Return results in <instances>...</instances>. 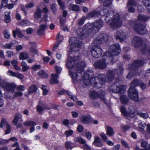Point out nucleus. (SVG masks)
Instances as JSON below:
<instances>
[{
    "label": "nucleus",
    "instance_id": "f257e3e1",
    "mask_svg": "<svg viewBox=\"0 0 150 150\" xmlns=\"http://www.w3.org/2000/svg\"><path fill=\"white\" fill-rule=\"evenodd\" d=\"M82 57L79 55L73 58L69 56L67 63V67L70 69V75L73 80L75 82L83 80L84 85H91L92 86L100 88L105 83L106 79H104V75L100 74L97 77L98 82L96 81V78L91 77L89 78V72L86 73L83 69L86 67L85 62L81 60Z\"/></svg>",
    "mask_w": 150,
    "mask_h": 150
},
{
    "label": "nucleus",
    "instance_id": "7ed1b4c3",
    "mask_svg": "<svg viewBox=\"0 0 150 150\" xmlns=\"http://www.w3.org/2000/svg\"><path fill=\"white\" fill-rule=\"evenodd\" d=\"M105 20L106 22L110 25V27L113 30L120 28L122 25V21L120 19L118 14L116 13L113 16L111 21L110 18H108V15L105 16Z\"/></svg>",
    "mask_w": 150,
    "mask_h": 150
},
{
    "label": "nucleus",
    "instance_id": "2eb2a0df",
    "mask_svg": "<svg viewBox=\"0 0 150 150\" xmlns=\"http://www.w3.org/2000/svg\"><path fill=\"white\" fill-rule=\"evenodd\" d=\"M7 74L10 76L15 77L21 79H23L24 77V75L18 72H13L11 71H8Z\"/></svg>",
    "mask_w": 150,
    "mask_h": 150
},
{
    "label": "nucleus",
    "instance_id": "6e6d98bb",
    "mask_svg": "<svg viewBox=\"0 0 150 150\" xmlns=\"http://www.w3.org/2000/svg\"><path fill=\"white\" fill-rule=\"evenodd\" d=\"M129 128V126L128 125H124L122 126L121 129L123 132H125Z\"/></svg>",
    "mask_w": 150,
    "mask_h": 150
},
{
    "label": "nucleus",
    "instance_id": "052dcab7",
    "mask_svg": "<svg viewBox=\"0 0 150 150\" xmlns=\"http://www.w3.org/2000/svg\"><path fill=\"white\" fill-rule=\"evenodd\" d=\"M8 142V139L5 140L4 139H0V146L2 145L6 144Z\"/></svg>",
    "mask_w": 150,
    "mask_h": 150
},
{
    "label": "nucleus",
    "instance_id": "9d476101",
    "mask_svg": "<svg viewBox=\"0 0 150 150\" xmlns=\"http://www.w3.org/2000/svg\"><path fill=\"white\" fill-rule=\"evenodd\" d=\"M116 82L113 84L110 87V90L115 93H119L123 90L125 86L120 84L118 82L119 79H116Z\"/></svg>",
    "mask_w": 150,
    "mask_h": 150
},
{
    "label": "nucleus",
    "instance_id": "ea45409f",
    "mask_svg": "<svg viewBox=\"0 0 150 150\" xmlns=\"http://www.w3.org/2000/svg\"><path fill=\"white\" fill-rule=\"evenodd\" d=\"M74 142H79L80 143L84 144L86 143L85 141L82 138L79 137L74 138Z\"/></svg>",
    "mask_w": 150,
    "mask_h": 150
},
{
    "label": "nucleus",
    "instance_id": "9b49d317",
    "mask_svg": "<svg viewBox=\"0 0 150 150\" xmlns=\"http://www.w3.org/2000/svg\"><path fill=\"white\" fill-rule=\"evenodd\" d=\"M134 29L137 33L140 35L145 34L147 33L145 27L142 24H136L134 26Z\"/></svg>",
    "mask_w": 150,
    "mask_h": 150
},
{
    "label": "nucleus",
    "instance_id": "e433bc0d",
    "mask_svg": "<svg viewBox=\"0 0 150 150\" xmlns=\"http://www.w3.org/2000/svg\"><path fill=\"white\" fill-rule=\"evenodd\" d=\"M41 16V11L40 9L38 8L34 14V17L36 18H39Z\"/></svg>",
    "mask_w": 150,
    "mask_h": 150
},
{
    "label": "nucleus",
    "instance_id": "dca6fc26",
    "mask_svg": "<svg viewBox=\"0 0 150 150\" xmlns=\"http://www.w3.org/2000/svg\"><path fill=\"white\" fill-rule=\"evenodd\" d=\"M144 63V62L140 60H136L133 62L131 64V67L134 70H135L137 68L142 66Z\"/></svg>",
    "mask_w": 150,
    "mask_h": 150
},
{
    "label": "nucleus",
    "instance_id": "cd10ccee",
    "mask_svg": "<svg viewBox=\"0 0 150 150\" xmlns=\"http://www.w3.org/2000/svg\"><path fill=\"white\" fill-rule=\"evenodd\" d=\"M142 2L147 10V11L150 13V0H143Z\"/></svg>",
    "mask_w": 150,
    "mask_h": 150
},
{
    "label": "nucleus",
    "instance_id": "338daca9",
    "mask_svg": "<svg viewBox=\"0 0 150 150\" xmlns=\"http://www.w3.org/2000/svg\"><path fill=\"white\" fill-rule=\"evenodd\" d=\"M40 67L41 66L40 65H35L34 66L32 67V69L34 71H36L39 69Z\"/></svg>",
    "mask_w": 150,
    "mask_h": 150
},
{
    "label": "nucleus",
    "instance_id": "a19ab883",
    "mask_svg": "<svg viewBox=\"0 0 150 150\" xmlns=\"http://www.w3.org/2000/svg\"><path fill=\"white\" fill-rule=\"evenodd\" d=\"M28 57V55L27 54L22 52L20 53L19 58L20 60H23L27 59Z\"/></svg>",
    "mask_w": 150,
    "mask_h": 150
},
{
    "label": "nucleus",
    "instance_id": "423d86ee",
    "mask_svg": "<svg viewBox=\"0 0 150 150\" xmlns=\"http://www.w3.org/2000/svg\"><path fill=\"white\" fill-rule=\"evenodd\" d=\"M111 58V57H108L104 54L102 57V59L96 61L93 64V66L97 69H105L107 67V64H109L110 62L112 63L115 62Z\"/></svg>",
    "mask_w": 150,
    "mask_h": 150
},
{
    "label": "nucleus",
    "instance_id": "c03bdc74",
    "mask_svg": "<svg viewBox=\"0 0 150 150\" xmlns=\"http://www.w3.org/2000/svg\"><path fill=\"white\" fill-rule=\"evenodd\" d=\"M118 75H121L123 74V72L124 68L122 66H120L118 69L114 70Z\"/></svg>",
    "mask_w": 150,
    "mask_h": 150
},
{
    "label": "nucleus",
    "instance_id": "4c0bfd02",
    "mask_svg": "<svg viewBox=\"0 0 150 150\" xmlns=\"http://www.w3.org/2000/svg\"><path fill=\"white\" fill-rule=\"evenodd\" d=\"M23 124L25 126H32L36 125L37 124L36 123L33 121L30 120L27 121H25L24 123Z\"/></svg>",
    "mask_w": 150,
    "mask_h": 150
},
{
    "label": "nucleus",
    "instance_id": "3c124183",
    "mask_svg": "<svg viewBox=\"0 0 150 150\" xmlns=\"http://www.w3.org/2000/svg\"><path fill=\"white\" fill-rule=\"evenodd\" d=\"M128 114L127 117L130 116L134 117L135 115V112L131 109H129L128 111L127 112Z\"/></svg>",
    "mask_w": 150,
    "mask_h": 150
},
{
    "label": "nucleus",
    "instance_id": "f8f14e48",
    "mask_svg": "<svg viewBox=\"0 0 150 150\" xmlns=\"http://www.w3.org/2000/svg\"><path fill=\"white\" fill-rule=\"evenodd\" d=\"M130 87L128 91V96L132 100L137 101L139 100L138 92L135 89Z\"/></svg>",
    "mask_w": 150,
    "mask_h": 150
},
{
    "label": "nucleus",
    "instance_id": "a878e982",
    "mask_svg": "<svg viewBox=\"0 0 150 150\" xmlns=\"http://www.w3.org/2000/svg\"><path fill=\"white\" fill-rule=\"evenodd\" d=\"M106 134L109 136H112L115 134V132L113 129L111 127L108 126L106 127Z\"/></svg>",
    "mask_w": 150,
    "mask_h": 150
},
{
    "label": "nucleus",
    "instance_id": "72a5a7b5",
    "mask_svg": "<svg viewBox=\"0 0 150 150\" xmlns=\"http://www.w3.org/2000/svg\"><path fill=\"white\" fill-rule=\"evenodd\" d=\"M38 74L42 78H47L48 76L47 74L43 70L40 71L38 73Z\"/></svg>",
    "mask_w": 150,
    "mask_h": 150
},
{
    "label": "nucleus",
    "instance_id": "f3484780",
    "mask_svg": "<svg viewBox=\"0 0 150 150\" xmlns=\"http://www.w3.org/2000/svg\"><path fill=\"white\" fill-rule=\"evenodd\" d=\"M80 120L81 122L84 124H90L91 123V118L89 116H82Z\"/></svg>",
    "mask_w": 150,
    "mask_h": 150
},
{
    "label": "nucleus",
    "instance_id": "8fccbe9b",
    "mask_svg": "<svg viewBox=\"0 0 150 150\" xmlns=\"http://www.w3.org/2000/svg\"><path fill=\"white\" fill-rule=\"evenodd\" d=\"M10 21V17L8 13L7 14H5V21L6 23H8Z\"/></svg>",
    "mask_w": 150,
    "mask_h": 150
},
{
    "label": "nucleus",
    "instance_id": "49530a36",
    "mask_svg": "<svg viewBox=\"0 0 150 150\" xmlns=\"http://www.w3.org/2000/svg\"><path fill=\"white\" fill-rule=\"evenodd\" d=\"M137 3L135 0H128V2L127 4V6H137Z\"/></svg>",
    "mask_w": 150,
    "mask_h": 150
},
{
    "label": "nucleus",
    "instance_id": "1a4fd4ad",
    "mask_svg": "<svg viewBox=\"0 0 150 150\" xmlns=\"http://www.w3.org/2000/svg\"><path fill=\"white\" fill-rule=\"evenodd\" d=\"M129 35L128 32L121 30L117 31L115 34L116 40H120V42L124 41L129 37Z\"/></svg>",
    "mask_w": 150,
    "mask_h": 150
},
{
    "label": "nucleus",
    "instance_id": "39448f33",
    "mask_svg": "<svg viewBox=\"0 0 150 150\" xmlns=\"http://www.w3.org/2000/svg\"><path fill=\"white\" fill-rule=\"evenodd\" d=\"M132 43L136 48H139L143 54L147 53L150 56V49L147 47L146 44L142 41V39L137 36L134 37L132 40Z\"/></svg>",
    "mask_w": 150,
    "mask_h": 150
},
{
    "label": "nucleus",
    "instance_id": "7c9ffc66",
    "mask_svg": "<svg viewBox=\"0 0 150 150\" xmlns=\"http://www.w3.org/2000/svg\"><path fill=\"white\" fill-rule=\"evenodd\" d=\"M99 1L103 2V6L105 7H109L112 3V0H99Z\"/></svg>",
    "mask_w": 150,
    "mask_h": 150
},
{
    "label": "nucleus",
    "instance_id": "09e8293b",
    "mask_svg": "<svg viewBox=\"0 0 150 150\" xmlns=\"http://www.w3.org/2000/svg\"><path fill=\"white\" fill-rule=\"evenodd\" d=\"M133 6H127V7L128 9V11L129 12L131 13H134L135 11V9Z\"/></svg>",
    "mask_w": 150,
    "mask_h": 150
},
{
    "label": "nucleus",
    "instance_id": "ddd939ff",
    "mask_svg": "<svg viewBox=\"0 0 150 150\" xmlns=\"http://www.w3.org/2000/svg\"><path fill=\"white\" fill-rule=\"evenodd\" d=\"M105 95V92L104 91H103L100 95H99L96 92L93 91L91 92L90 96L92 99H94L97 98H100V99L106 104L107 103V102L104 96Z\"/></svg>",
    "mask_w": 150,
    "mask_h": 150
},
{
    "label": "nucleus",
    "instance_id": "5fc2aeb1",
    "mask_svg": "<svg viewBox=\"0 0 150 150\" xmlns=\"http://www.w3.org/2000/svg\"><path fill=\"white\" fill-rule=\"evenodd\" d=\"M100 135L104 141L106 142L107 141L108 139V137L104 133H101Z\"/></svg>",
    "mask_w": 150,
    "mask_h": 150
},
{
    "label": "nucleus",
    "instance_id": "4468645a",
    "mask_svg": "<svg viewBox=\"0 0 150 150\" xmlns=\"http://www.w3.org/2000/svg\"><path fill=\"white\" fill-rule=\"evenodd\" d=\"M102 50L100 46H94L92 48L91 54L94 57L98 58L102 55Z\"/></svg>",
    "mask_w": 150,
    "mask_h": 150
},
{
    "label": "nucleus",
    "instance_id": "6e6552de",
    "mask_svg": "<svg viewBox=\"0 0 150 150\" xmlns=\"http://www.w3.org/2000/svg\"><path fill=\"white\" fill-rule=\"evenodd\" d=\"M0 87H1L5 91L11 93L12 94L14 92L16 87V85L13 82L8 83L7 81L3 80L1 83Z\"/></svg>",
    "mask_w": 150,
    "mask_h": 150
},
{
    "label": "nucleus",
    "instance_id": "4d7b16f0",
    "mask_svg": "<svg viewBox=\"0 0 150 150\" xmlns=\"http://www.w3.org/2000/svg\"><path fill=\"white\" fill-rule=\"evenodd\" d=\"M17 91H23L25 89V87L23 85H21L17 86L16 88Z\"/></svg>",
    "mask_w": 150,
    "mask_h": 150
},
{
    "label": "nucleus",
    "instance_id": "de8ad7c7",
    "mask_svg": "<svg viewBox=\"0 0 150 150\" xmlns=\"http://www.w3.org/2000/svg\"><path fill=\"white\" fill-rule=\"evenodd\" d=\"M73 133V131L71 129H69V130L65 131L64 133V134L66 135V137H67L72 135Z\"/></svg>",
    "mask_w": 150,
    "mask_h": 150
},
{
    "label": "nucleus",
    "instance_id": "b1692460",
    "mask_svg": "<svg viewBox=\"0 0 150 150\" xmlns=\"http://www.w3.org/2000/svg\"><path fill=\"white\" fill-rule=\"evenodd\" d=\"M93 46H98L99 45L103 43L101 40H100L99 36L96 37L92 43Z\"/></svg>",
    "mask_w": 150,
    "mask_h": 150
},
{
    "label": "nucleus",
    "instance_id": "4be33fe9",
    "mask_svg": "<svg viewBox=\"0 0 150 150\" xmlns=\"http://www.w3.org/2000/svg\"><path fill=\"white\" fill-rule=\"evenodd\" d=\"M100 13L99 12L93 11L89 13L87 16L88 18H95L98 17L100 15Z\"/></svg>",
    "mask_w": 150,
    "mask_h": 150
},
{
    "label": "nucleus",
    "instance_id": "603ef678",
    "mask_svg": "<svg viewBox=\"0 0 150 150\" xmlns=\"http://www.w3.org/2000/svg\"><path fill=\"white\" fill-rule=\"evenodd\" d=\"M57 1L60 7V9L62 10L64 9L65 8L64 3L62 2L61 0H57Z\"/></svg>",
    "mask_w": 150,
    "mask_h": 150
},
{
    "label": "nucleus",
    "instance_id": "393cba45",
    "mask_svg": "<svg viewBox=\"0 0 150 150\" xmlns=\"http://www.w3.org/2000/svg\"><path fill=\"white\" fill-rule=\"evenodd\" d=\"M99 37L103 43L107 42L109 38L108 36L105 33L101 34Z\"/></svg>",
    "mask_w": 150,
    "mask_h": 150
},
{
    "label": "nucleus",
    "instance_id": "20e7f679",
    "mask_svg": "<svg viewBox=\"0 0 150 150\" xmlns=\"http://www.w3.org/2000/svg\"><path fill=\"white\" fill-rule=\"evenodd\" d=\"M78 29L76 31V33L78 35V36L72 37L70 40V42L71 44V46L70 50L71 52H76L79 51L81 49L82 45V40L80 38V37L82 39H84L86 37H82L79 35L82 32H79V34H78L77 31Z\"/></svg>",
    "mask_w": 150,
    "mask_h": 150
},
{
    "label": "nucleus",
    "instance_id": "5701e85b",
    "mask_svg": "<svg viewBox=\"0 0 150 150\" xmlns=\"http://www.w3.org/2000/svg\"><path fill=\"white\" fill-rule=\"evenodd\" d=\"M51 76L52 77L50 80V83L51 84L58 83V81L57 79L58 78L59 76L57 74H52Z\"/></svg>",
    "mask_w": 150,
    "mask_h": 150
},
{
    "label": "nucleus",
    "instance_id": "6ab92c4d",
    "mask_svg": "<svg viewBox=\"0 0 150 150\" xmlns=\"http://www.w3.org/2000/svg\"><path fill=\"white\" fill-rule=\"evenodd\" d=\"M115 73L113 71H110L107 73L105 77L107 78V81H110L114 78Z\"/></svg>",
    "mask_w": 150,
    "mask_h": 150
},
{
    "label": "nucleus",
    "instance_id": "a211bd4d",
    "mask_svg": "<svg viewBox=\"0 0 150 150\" xmlns=\"http://www.w3.org/2000/svg\"><path fill=\"white\" fill-rule=\"evenodd\" d=\"M16 42L12 41L9 44H6L3 46V48L6 49H13L16 47Z\"/></svg>",
    "mask_w": 150,
    "mask_h": 150
},
{
    "label": "nucleus",
    "instance_id": "473e14b6",
    "mask_svg": "<svg viewBox=\"0 0 150 150\" xmlns=\"http://www.w3.org/2000/svg\"><path fill=\"white\" fill-rule=\"evenodd\" d=\"M149 17L145 15L139 14L138 16V19L141 21L146 22L149 19Z\"/></svg>",
    "mask_w": 150,
    "mask_h": 150
},
{
    "label": "nucleus",
    "instance_id": "0e129e2a",
    "mask_svg": "<svg viewBox=\"0 0 150 150\" xmlns=\"http://www.w3.org/2000/svg\"><path fill=\"white\" fill-rule=\"evenodd\" d=\"M6 129L5 131V134H8L10 133L11 131V128L10 125H8L6 127Z\"/></svg>",
    "mask_w": 150,
    "mask_h": 150
},
{
    "label": "nucleus",
    "instance_id": "37998d69",
    "mask_svg": "<svg viewBox=\"0 0 150 150\" xmlns=\"http://www.w3.org/2000/svg\"><path fill=\"white\" fill-rule=\"evenodd\" d=\"M66 148L68 149H72L74 146L73 145V143L71 142H67L65 143Z\"/></svg>",
    "mask_w": 150,
    "mask_h": 150
},
{
    "label": "nucleus",
    "instance_id": "f03ea898",
    "mask_svg": "<svg viewBox=\"0 0 150 150\" xmlns=\"http://www.w3.org/2000/svg\"><path fill=\"white\" fill-rule=\"evenodd\" d=\"M103 21L99 20L91 24L88 23L85 25L83 29H79L77 31L78 34L79 32H82L79 34L82 37H87L89 33L94 34L98 32L99 29L103 26Z\"/></svg>",
    "mask_w": 150,
    "mask_h": 150
},
{
    "label": "nucleus",
    "instance_id": "58836bf2",
    "mask_svg": "<svg viewBox=\"0 0 150 150\" xmlns=\"http://www.w3.org/2000/svg\"><path fill=\"white\" fill-rule=\"evenodd\" d=\"M120 110L124 116L126 117H127L128 114L126 110L125 107L124 106H120Z\"/></svg>",
    "mask_w": 150,
    "mask_h": 150
},
{
    "label": "nucleus",
    "instance_id": "f704fd0d",
    "mask_svg": "<svg viewBox=\"0 0 150 150\" xmlns=\"http://www.w3.org/2000/svg\"><path fill=\"white\" fill-rule=\"evenodd\" d=\"M21 65L23 67L22 70L23 72L26 71L29 69V67L27 65L25 61H22L21 63Z\"/></svg>",
    "mask_w": 150,
    "mask_h": 150
},
{
    "label": "nucleus",
    "instance_id": "c9c22d12",
    "mask_svg": "<svg viewBox=\"0 0 150 150\" xmlns=\"http://www.w3.org/2000/svg\"><path fill=\"white\" fill-rule=\"evenodd\" d=\"M22 115L20 113H17L16 114L14 119L13 120V122L15 125L17 124L19 119L21 118Z\"/></svg>",
    "mask_w": 150,
    "mask_h": 150
},
{
    "label": "nucleus",
    "instance_id": "bf43d9fd",
    "mask_svg": "<svg viewBox=\"0 0 150 150\" xmlns=\"http://www.w3.org/2000/svg\"><path fill=\"white\" fill-rule=\"evenodd\" d=\"M30 51L31 52L35 54L38 55L37 50L33 47L30 48Z\"/></svg>",
    "mask_w": 150,
    "mask_h": 150
},
{
    "label": "nucleus",
    "instance_id": "e2e57ef3",
    "mask_svg": "<svg viewBox=\"0 0 150 150\" xmlns=\"http://www.w3.org/2000/svg\"><path fill=\"white\" fill-rule=\"evenodd\" d=\"M82 148L85 150H90L91 149V148L86 143L83 146Z\"/></svg>",
    "mask_w": 150,
    "mask_h": 150
},
{
    "label": "nucleus",
    "instance_id": "2f4dec72",
    "mask_svg": "<svg viewBox=\"0 0 150 150\" xmlns=\"http://www.w3.org/2000/svg\"><path fill=\"white\" fill-rule=\"evenodd\" d=\"M140 81L138 79L134 80L131 83V86L130 87L132 88L135 89V87L139 85Z\"/></svg>",
    "mask_w": 150,
    "mask_h": 150
},
{
    "label": "nucleus",
    "instance_id": "79ce46f5",
    "mask_svg": "<svg viewBox=\"0 0 150 150\" xmlns=\"http://www.w3.org/2000/svg\"><path fill=\"white\" fill-rule=\"evenodd\" d=\"M8 125H9L6 120L4 118H2L0 123V127L3 128V127L6 126V127Z\"/></svg>",
    "mask_w": 150,
    "mask_h": 150
},
{
    "label": "nucleus",
    "instance_id": "a18cd8bd",
    "mask_svg": "<svg viewBox=\"0 0 150 150\" xmlns=\"http://www.w3.org/2000/svg\"><path fill=\"white\" fill-rule=\"evenodd\" d=\"M37 89L36 86L33 85L29 88L28 91L29 93H32L35 92Z\"/></svg>",
    "mask_w": 150,
    "mask_h": 150
},
{
    "label": "nucleus",
    "instance_id": "aec40b11",
    "mask_svg": "<svg viewBox=\"0 0 150 150\" xmlns=\"http://www.w3.org/2000/svg\"><path fill=\"white\" fill-rule=\"evenodd\" d=\"M47 26L45 24H42L40 25L39 29L37 30V33L38 35H42L44 33V31Z\"/></svg>",
    "mask_w": 150,
    "mask_h": 150
},
{
    "label": "nucleus",
    "instance_id": "bb28decb",
    "mask_svg": "<svg viewBox=\"0 0 150 150\" xmlns=\"http://www.w3.org/2000/svg\"><path fill=\"white\" fill-rule=\"evenodd\" d=\"M68 7L70 10L77 11L79 10V6L76 5L70 4L69 5Z\"/></svg>",
    "mask_w": 150,
    "mask_h": 150
},
{
    "label": "nucleus",
    "instance_id": "69168bd1",
    "mask_svg": "<svg viewBox=\"0 0 150 150\" xmlns=\"http://www.w3.org/2000/svg\"><path fill=\"white\" fill-rule=\"evenodd\" d=\"M35 6L34 4L32 2L30 3L25 5V7L27 8H30L33 7Z\"/></svg>",
    "mask_w": 150,
    "mask_h": 150
},
{
    "label": "nucleus",
    "instance_id": "680f3d73",
    "mask_svg": "<svg viewBox=\"0 0 150 150\" xmlns=\"http://www.w3.org/2000/svg\"><path fill=\"white\" fill-rule=\"evenodd\" d=\"M102 11L104 14L106 15V16L107 15H108V18L110 16L111 13H108L109 11L108 9L105 8Z\"/></svg>",
    "mask_w": 150,
    "mask_h": 150
},
{
    "label": "nucleus",
    "instance_id": "0eeeda50",
    "mask_svg": "<svg viewBox=\"0 0 150 150\" xmlns=\"http://www.w3.org/2000/svg\"><path fill=\"white\" fill-rule=\"evenodd\" d=\"M120 52V48L118 44L112 45L110 47L108 52L105 54L108 57H111V59L113 61V57L117 55Z\"/></svg>",
    "mask_w": 150,
    "mask_h": 150
},
{
    "label": "nucleus",
    "instance_id": "13d9d810",
    "mask_svg": "<svg viewBox=\"0 0 150 150\" xmlns=\"http://www.w3.org/2000/svg\"><path fill=\"white\" fill-rule=\"evenodd\" d=\"M92 105L96 108H98L100 107V104L97 102L96 101H93L91 102Z\"/></svg>",
    "mask_w": 150,
    "mask_h": 150
},
{
    "label": "nucleus",
    "instance_id": "864d4df0",
    "mask_svg": "<svg viewBox=\"0 0 150 150\" xmlns=\"http://www.w3.org/2000/svg\"><path fill=\"white\" fill-rule=\"evenodd\" d=\"M138 114L140 116L144 118H147L148 117V114L147 113H142L139 112L138 113Z\"/></svg>",
    "mask_w": 150,
    "mask_h": 150
},
{
    "label": "nucleus",
    "instance_id": "412c9836",
    "mask_svg": "<svg viewBox=\"0 0 150 150\" xmlns=\"http://www.w3.org/2000/svg\"><path fill=\"white\" fill-rule=\"evenodd\" d=\"M23 95V93L21 91L15 92L12 93V95L9 96V98L11 99H14L19 97H21Z\"/></svg>",
    "mask_w": 150,
    "mask_h": 150
},
{
    "label": "nucleus",
    "instance_id": "c85d7f7f",
    "mask_svg": "<svg viewBox=\"0 0 150 150\" xmlns=\"http://www.w3.org/2000/svg\"><path fill=\"white\" fill-rule=\"evenodd\" d=\"M120 100L121 103L123 104H126L129 102V99L125 95H122L120 97Z\"/></svg>",
    "mask_w": 150,
    "mask_h": 150
},
{
    "label": "nucleus",
    "instance_id": "774afa93",
    "mask_svg": "<svg viewBox=\"0 0 150 150\" xmlns=\"http://www.w3.org/2000/svg\"><path fill=\"white\" fill-rule=\"evenodd\" d=\"M55 69L57 74H59L62 71V68L58 66H56L55 67Z\"/></svg>",
    "mask_w": 150,
    "mask_h": 150
},
{
    "label": "nucleus",
    "instance_id": "c756f323",
    "mask_svg": "<svg viewBox=\"0 0 150 150\" xmlns=\"http://www.w3.org/2000/svg\"><path fill=\"white\" fill-rule=\"evenodd\" d=\"M16 35L20 38H22L23 36V35L22 34L21 32L18 29H17L16 30L13 31V35L14 37L15 38L16 36Z\"/></svg>",
    "mask_w": 150,
    "mask_h": 150
}]
</instances>
